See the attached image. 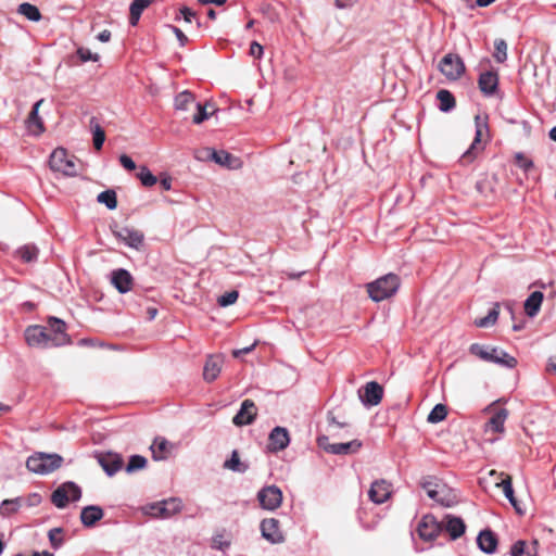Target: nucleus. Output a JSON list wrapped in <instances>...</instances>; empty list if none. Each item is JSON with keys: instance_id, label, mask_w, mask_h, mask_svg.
<instances>
[{"instance_id": "f257e3e1", "label": "nucleus", "mask_w": 556, "mask_h": 556, "mask_svg": "<svg viewBox=\"0 0 556 556\" xmlns=\"http://www.w3.org/2000/svg\"><path fill=\"white\" fill-rule=\"evenodd\" d=\"M420 486L435 503L450 507L457 503L454 490L435 477H426L420 481Z\"/></svg>"}, {"instance_id": "f03ea898", "label": "nucleus", "mask_w": 556, "mask_h": 556, "mask_svg": "<svg viewBox=\"0 0 556 556\" xmlns=\"http://www.w3.org/2000/svg\"><path fill=\"white\" fill-rule=\"evenodd\" d=\"M469 351L482 361L494 363L502 367L514 368L517 365V359L514 356L496 346L473 343L470 345Z\"/></svg>"}, {"instance_id": "7ed1b4c3", "label": "nucleus", "mask_w": 556, "mask_h": 556, "mask_svg": "<svg viewBox=\"0 0 556 556\" xmlns=\"http://www.w3.org/2000/svg\"><path fill=\"white\" fill-rule=\"evenodd\" d=\"M366 288L374 302H381L396 293L400 288V278L394 274H387L367 283Z\"/></svg>"}, {"instance_id": "20e7f679", "label": "nucleus", "mask_w": 556, "mask_h": 556, "mask_svg": "<svg viewBox=\"0 0 556 556\" xmlns=\"http://www.w3.org/2000/svg\"><path fill=\"white\" fill-rule=\"evenodd\" d=\"M62 462L63 458L59 454L38 452L27 458L26 467L31 472L48 475L60 468Z\"/></svg>"}, {"instance_id": "39448f33", "label": "nucleus", "mask_w": 556, "mask_h": 556, "mask_svg": "<svg viewBox=\"0 0 556 556\" xmlns=\"http://www.w3.org/2000/svg\"><path fill=\"white\" fill-rule=\"evenodd\" d=\"M49 164L53 172L65 176L74 177L78 173L75 156L68 155L63 148H58L51 153Z\"/></svg>"}, {"instance_id": "423d86ee", "label": "nucleus", "mask_w": 556, "mask_h": 556, "mask_svg": "<svg viewBox=\"0 0 556 556\" xmlns=\"http://www.w3.org/2000/svg\"><path fill=\"white\" fill-rule=\"evenodd\" d=\"M182 509L180 498L170 497L156 503H152L146 507V514L155 518H170L179 514Z\"/></svg>"}, {"instance_id": "0eeeda50", "label": "nucleus", "mask_w": 556, "mask_h": 556, "mask_svg": "<svg viewBox=\"0 0 556 556\" xmlns=\"http://www.w3.org/2000/svg\"><path fill=\"white\" fill-rule=\"evenodd\" d=\"M81 497L80 488L72 482L61 484L51 495L52 503L58 508H64L70 501H78Z\"/></svg>"}, {"instance_id": "6e6552de", "label": "nucleus", "mask_w": 556, "mask_h": 556, "mask_svg": "<svg viewBox=\"0 0 556 556\" xmlns=\"http://www.w3.org/2000/svg\"><path fill=\"white\" fill-rule=\"evenodd\" d=\"M24 337L30 348L47 349L53 346L49 330L42 326H28Z\"/></svg>"}, {"instance_id": "1a4fd4ad", "label": "nucleus", "mask_w": 556, "mask_h": 556, "mask_svg": "<svg viewBox=\"0 0 556 556\" xmlns=\"http://www.w3.org/2000/svg\"><path fill=\"white\" fill-rule=\"evenodd\" d=\"M440 72L448 80H457L465 72V64L457 54H446L439 64Z\"/></svg>"}, {"instance_id": "9d476101", "label": "nucleus", "mask_w": 556, "mask_h": 556, "mask_svg": "<svg viewBox=\"0 0 556 556\" xmlns=\"http://www.w3.org/2000/svg\"><path fill=\"white\" fill-rule=\"evenodd\" d=\"M318 444L326 452L334 455H349L354 454L362 447V442L358 440H352L345 443H328L327 437L318 438Z\"/></svg>"}, {"instance_id": "9b49d317", "label": "nucleus", "mask_w": 556, "mask_h": 556, "mask_svg": "<svg viewBox=\"0 0 556 556\" xmlns=\"http://www.w3.org/2000/svg\"><path fill=\"white\" fill-rule=\"evenodd\" d=\"M257 500L264 509L275 510L281 505L282 492L276 485H268L258 491Z\"/></svg>"}, {"instance_id": "f8f14e48", "label": "nucleus", "mask_w": 556, "mask_h": 556, "mask_svg": "<svg viewBox=\"0 0 556 556\" xmlns=\"http://www.w3.org/2000/svg\"><path fill=\"white\" fill-rule=\"evenodd\" d=\"M417 531L422 540L432 541L443 531V525L432 515H426L419 521Z\"/></svg>"}, {"instance_id": "ddd939ff", "label": "nucleus", "mask_w": 556, "mask_h": 556, "mask_svg": "<svg viewBox=\"0 0 556 556\" xmlns=\"http://www.w3.org/2000/svg\"><path fill=\"white\" fill-rule=\"evenodd\" d=\"M382 396L383 389L376 381L367 382L363 389L358 390V397L363 405L367 407L378 405L381 402Z\"/></svg>"}, {"instance_id": "4468645a", "label": "nucleus", "mask_w": 556, "mask_h": 556, "mask_svg": "<svg viewBox=\"0 0 556 556\" xmlns=\"http://www.w3.org/2000/svg\"><path fill=\"white\" fill-rule=\"evenodd\" d=\"M262 536L271 544H279L285 536L279 529V521L275 518H267L261 522Z\"/></svg>"}, {"instance_id": "2eb2a0df", "label": "nucleus", "mask_w": 556, "mask_h": 556, "mask_svg": "<svg viewBox=\"0 0 556 556\" xmlns=\"http://www.w3.org/2000/svg\"><path fill=\"white\" fill-rule=\"evenodd\" d=\"M96 458L102 469L105 471L108 476L115 475L123 465V458L121 455L112 452L108 453H98Z\"/></svg>"}, {"instance_id": "dca6fc26", "label": "nucleus", "mask_w": 556, "mask_h": 556, "mask_svg": "<svg viewBox=\"0 0 556 556\" xmlns=\"http://www.w3.org/2000/svg\"><path fill=\"white\" fill-rule=\"evenodd\" d=\"M256 406L253 401L251 400H244L241 403V407L239 412L235 415L232 422L236 426H245L250 425L254 421L256 417Z\"/></svg>"}, {"instance_id": "f3484780", "label": "nucleus", "mask_w": 556, "mask_h": 556, "mask_svg": "<svg viewBox=\"0 0 556 556\" xmlns=\"http://www.w3.org/2000/svg\"><path fill=\"white\" fill-rule=\"evenodd\" d=\"M443 531L447 532L451 540H456L465 533L466 525L459 517L445 515L443 520Z\"/></svg>"}, {"instance_id": "a211bd4d", "label": "nucleus", "mask_w": 556, "mask_h": 556, "mask_svg": "<svg viewBox=\"0 0 556 556\" xmlns=\"http://www.w3.org/2000/svg\"><path fill=\"white\" fill-rule=\"evenodd\" d=\"M49 325L51 330L50 338L52 341V345L60 346L70 341L68 336L65 332L66 326L65 323L59 318L51 317L49 319Z\"/></svg>"}, {"instance_id": "6ab92c4d", "label": "nucleus", "mask_w": 556, "mask_h": 556, "mask_svg": "<svg viewBox=\"0 0 556 556\" xmlns=\"http://www.w3.org/2000/svg\"><path fill=\"white\" fill-rule=\"evenodd\" d=\"M390 495L391 484L386 480H377L372 482L368 491V496L375 504L384 503L390 497Z\"/></svg>"}, {"instance_id": "aec40b11", "label": "nucleus", "mask_w": 556, "mask_h": 556, "mask_svg": "<svg viewBox=\"0 0 556 556\" xmlns=\"http://www.w3.org/2000/svg\"><path fill=\"white\" fill-rule=\"evenodd\" d=\"M114 235L130 248L138 249L143 242V233L134 228L122 227L114 231Z\"/></svg>"}, {"instance_id": "412c9836", "label": "nucleus", "mask_w": 556, "mask_h": 556, "mask_svg": "<svg viewBox=\"0 0 556 556\" xmlns=\"http://www.w3.org/2000/svg\"><path fill=\"white\" fill-rule=\"evenodd\" d=\"M269 450L278 452L285 450L290 443L289 432L283 427H275L269 433Z\"/></svg>"}, {"instance_id": "4be33fe9", "label": "nucleus", "mask_w": 556, "mask_h": 556, "mask_svg": "<svg viewBox=\"0 0 556 556\" xmlns=\"http://www.w3.org/2000/svg\"><path fill=\"white\" fill-rule=\"evenodd\" d=\"M111 283L119 293H127L132 287V277L126 269L119 268L111 274Z\"/></svg>"}, {"instance_id": "5701e85b", "label": "nucleus", "mask_w": 556, "mask_h": 556, "mask_svg": "<svg viewBox=\"0 0 556 556\" xmlns=\"http://www.w3.org/2000/svg\"><path fill=\"white\" fill-rule=\"evenodd\" d=\"M43 100H38L31 108V111L26 119V127L28 131L35 136H38L43 132V122L39 116V108L42 104Z\"/></svg>"}, {"instance_id": "b1692460", "label": "nucleus", "mask_w": 556, "mask_h": 556, "mask_svg": "<svg viewBox=\"0 0 556 556\" xmlns=\"http://www.w3.org/2000/svg\"><path fill=\"white\" fill-rule=\"evenodd\" d=\"M174 448V444L168 442L165 438H155L150 450L154 460H164L168 457Z\"/></svg>"}, {"instance_id": "393cba45", "label": "nucleus", "mask_w": 556, "mask_h": 556, "mask_svg": "<svg viewBox=\"0 0 556 556\" xmlns=\"http://www.w3.org/2000/svg\"><path fill=\"white\" fill-rule=\"evenodd\" d=\"M104 516L103 509L97 505H89L81 509L80 520L85 527H93Z\"/></svg>"}, {"instance_id": "a878e982", "label": "nucleus", "mask_w": 556, "mask_h": 556, "mask_svg": "<svg viewBox=\"0 0 556 556\" xmlns=\"http://www.w3.org/2000/svg\"><path fill=\"white\" fill-rule=\"evenodd\" d=\"M224 359L220 356H210L204 365L203 378L207 382L214 381L223 367Z\"/></svg>"}, {"instance_id": "bb28decb", "label": "nucleus", "mask_w": 556, "mask_h": 556, "mask_svg": "<svg viewBox=\"0 0 556 556\" xmlns=\"http://www.w3.org/2000/svg\"><path fill=\"white\" fill-rule=\"evenodd\" d=\"M477 544L483 553L493 554L496 551L497 539L492 531L482 530L477 538Z\"/></svg>"}, {"instance_id": "cd10ccee", "label": "nucleus", "mask_w": 556, "mask_h": 556, "mask_svg": "<svg viewBox=\"0 0 556 556\" xmlns=\"http://www.w3.org/2000/svg\"><path fill=\"white\" fill-rule=\"evenodd\" d=\"M480 90L486 94L491 96L495 92L498 85V77L496 73L485 72L482 73L478 80Z\"/></svg>"}, {"instance_id": "c85d7f7f", "label": "nucleus", "mask_w": 556, "mask_h": 556, "mask_svg": "<svg viewBox=\"0 0 556 556\" xmlns=\"http://www.w3.org/2000/svg\"><path fill=\"white\" fill-rule=\"evenodd\" d=\"M498 476L504 477L501 481L495 482L496 486H501L503 489L505 497L509 501V503L514 506L517 513L522 514L521 508L518 505L517 500L514 495V489L511 484V478L508 475H505L503 472L498 473Z\"/></svg>"}, {"instance_id": "c756f323", "label": "nucleus", "mask_w": 556, "mask_h": 556, "mask_svg": "<svg viewBox=\"0 0 556 556\" xmlns=\"http://www.w3.org/2000/svg\"><path fill=\"white\" fill-rule=\"evenodd\" d=\"M538 541L534 540L530 543L526 541H517L510 549L511 556H536L538 554Z\"/></svg>"}, {"instance_id": "7c9ffc66", "label": "nucleus", "mask_w": 556, "mask_h": 556, "mask_svg": "<svg viewBox=\"0 0 556 556\" xmlns=\"http://www.w3.org/2000/svg\"><path fill=\"white\" fill-rule=\"evenodd\" d=\"M195 103L194 94L188 90L179 92L174 100L175 109L185 112L194 109Z\"/></svg>"}, {"instance_id": "2f4dec72", "label": "nucleus", "mask_w": 556, "mask_h": 556, "mask_svg": "<svg viewBox=\"0 0 556 556\" xmlns=\"http://www.w3.org/2000/svg\"><path fill=\"white\" fill-rule=\"evenodd\" d=\"M508 417V410L506 408L497 409L486 424V430L502 433L504 432V424Z\"/></svg>"}, {"instance_id": "473e14b6", "label": "nucleus", "mask_w": 556, "mask_h": 556, "mask_svg": "<svg viewBox=\"0 0 556 556\" xmlns=\"http://www.w3.org/2000/svg\"><path fill=\"white\" fill-rule=\"evenodd\" d=\"M544 295L541 291L532 292L525 302V312L529 317H534L542 305Z\"/></svg>"}, {"instance_id": "72a5a7b5", "label": "nucleus", "mask_w": 556, "mask_h": 556, "mask_svg": "<svg viewBox=\"0 0 556 556\" xmlns=\"http://www.w3.org/2000/svg\"><path fill=\"white\" fill-rule=\"evenodd\" d=\"M216 110L214 109L213 104L210 102H206L204 104H201L197 102L194 104V113L192 115V122L197 125L203 123L206 121Z\"/></svg>"}, {"instance_id": "f704fd0d", "label": "nucleus", "mask_w": 556, "mask_h": 556, "mask_svg": "<svg viewBox=\"0 0 556 556\" xmlns=\"http://www.w3.org/2000/svg\"><path fill=\"white\" fill-rule=\"evenodd\" d=\"M153 2L154 0H134L131 2L129 8V23L131 26H136L138 24L142 12Z\"/></svg>"}, {"instance_id": "c9c22d12", "label": "nucleus", "mask_w": 556, "mask_h": 556, "mask_svg": "<svg viewBox=\"0 0 556 556\" xmlns=\"http://www.w3.org/2000/svg\"><path fill=\"white\" fill-rule=\"evenodd\" d=\"M207 155L208 157H211L216 164H219V165H223V166H227V167H232V161H235V157L222 150V151H216V150H213V149H208L207 150Z\"/></svg>"}, {"instance_id": "e433bc0d", "label": "nucleus", "mask_w": 556, "mask_h": 556, "mask_svg": "<svg viewBox=\"0 0 556 556\" xmlns=\"http://www.w3.org/2000/svg\"><path fill=\"white\" fill-rule=\"evenodd\" d=\"M224 468L233 472L243 473L248 470L249 466L240 460L237 451H232L230 458L224 463Z\"/></svg>"}, {"instance_id": "4c0bfd02", "label": "nucleus", "mask_w": 556, "mask_h": 556, "mask_svg": "<svg viewBox=\"0 0 556 556\" xmlns=\"http://www.w3.org/2000/svg\"><path fill=\"white\" fill-rule=\"evenodd\" d=\"M437 99L439 100V109L442 112H448L455 106V99L448 90H439L437 93Z\"/></svg>"}, {"instance_id": "58836bf2", "label": "nucleus", "mask_w": 556, "mask_h": 556, "mask_svg": "<svg viewBox=\"0 0 556 556\" xmlns=\"http://www.w3.org/2000/svg\"><path fill=\"white\" fill-rule=\"evenodd\" d=\"M17 12L31 22H39L41 20V13L39 9L28 2L20 4Z\"/></svg>"}, {"instance_id": "ea45409f", "label": "nucleus", "mask_w": 556, "mask_h": 556, "mask_svg": "<svg viewBox=\"0 0 556 556\" xmlns=\"http://www.w3.org/2000/svg\"><path fill=\"white\" fill-rule=\"evenodd\" d=\"M22 506L21 497L4 500L0 504V516L8 517L15 514Z\"/></svg>"}, {"instance_id": "a19ab883", "label": "nucleus", "mask_w": 556, "mask_h": 556, "mask_svg": "<svg viewBox=\"0 0 556 556\" xmlns=\"http://www.w3.org/2000/svg\"><path fill=\"white\" fill-rule=\"evenodd\" d=\"M97 200L99 203L104 204L109 210H115L117 206L116 192L112 189L100 192Z\"/></svg>"}, {"instance_id": "79ce46f5", "label": "nucleus", "mask_w": 556, "mask_h": 556, "mask_svg": "<svg viewBox=\"0 0 556 556\" xmlns=\"http://www.w3.org/2000/svg\"><path fill=\"white\" fill-rule=\"evenodd\" d=\"M498 314H500V305L496 303V304H494L493 308L489 312V314L485 317L477 319L475 321V324L477 327L486 328L496 323V320L498 318Z\"/></svg>"}, {"instance_id": "37998d69", "label": "nucleus", "mask_w": 556, "mask_h": 556, "mask_svg": "<svg viewBox=\"0 0 556 556\" xmlns=\"http://www.w3.org/2000/svg\"><path fill=\"white\" fill-rule=\"evenodd\" d=\"M18 256L26 263L37 260L38 249L35 245L26 244L17 250Z\"/></svg>"}, {"instance_id": "c03bdc74", "label": "nucleus", "mask_w": 556, "mask_h": 556, "mask_svg": "<svg viewBox=\"0 0 556 556\" xmlns=\"http://www.w3.org/2000/svg\"><path fill=\"white\" fill-rule=\"evenodd\" d=\"M147 466V458L141 455H132L126 466V471L132 473L137 470H141Z\"/></svg>"}, {"instance_id": "a18cd8bd", "label": "nucleus", "mask_w": 556, "mask_h": 556, "mask_svg": "<svg viewBox=\"0 0 556 556\" xmlns=\"http://www.w3.org/2000/svg\"><path fill=\"white\" fill-rule=\"evenodd\" d=\"M92 125V132H93V146L97 150H100L104 143L105 140V134L104 130L101 128V126L96 123V119H91Z\"/></svg>"}, {"instance_id": "49530a36", "label": "nucleus", "mask_w": 556, "mask_h": 556, "mask_svg": "<svg viewBox=\"0 0 556 556\" xmlns=\"http://www.w3.org/2000/svg\"><path fill=\"white\" fill-rule=\"evenodd\" d=\"M446 406L443 404H437L428 415V421L431 424L440 422L446 417Z\"/></svg>"}, {"instance_id": "de8ad7c7", "label": "nucleus", "mask_w": 556, "mask_h": 556, "mask_svg": "<svg viewBox=\"0 0 556 556\" xmlns=\"http://www.w3.org/2000/svg\"><path fill=\"white\" fill-rule=\"evenodd\" d=\"M137 176L144 187H152L157 181L156 177L151 173V170L147 166H141Z\"/></svg>"}, {"instance_id": "09e8293b", "label": "nucleus", "mask_w": 556, "mask_h": 556, "mask_svg": "<svg viewBox=\"0 0 556 556\" xmlns=\"http://www.w3.org/2000/svg\"><path fill=\"white\" fill-rule=\"evenodd\" d=\"M476 138L475 141L471 143V147L463 154L462 159L465 161H471L472 151L475 149L476 143L480 142L481 138V128L485 127V124L480 122V116H476Z\"/></svg>"}, {"instance_id": "8fccbe9b", "label": "nucleus", "mask_w": 556, "mask_h": 556, "mask_svg": "<svg viewBox=\"0 0 556 556\" xmlns=\"http://www.w3.org/2000/svg\"><path fill=\"white\" fill-rule=\"evenodd\" d=\"M494 58L497 62L503 63L507 59V43L504 39L495 40Z\"/></svg>"}, {"instance_id": "3c124183", "label": "nucleus", "mask_w": 556, "mask_h": 556, "mask_svg": "<svg viewBox=\"0 0 556 556\" xmlns=\"http://www.w3.org/2000/svg\"><path fill=\"white\" fill-rule=\"evenodd\" d=\"M62 533L61 528H53L49 530L48 536L53 548H59L63 544V539L60 536Z\"/></svg>"}, {"instance_id": "603ef678", "label": "nucleus", "mask_w": 556, "mask_h": 556, "mask_svg": "<svg viewBox=\"0 0 556 556\" xmlns=\"http://www.w3.org/2000/svg\"><path fill=\"white\" fill-rule=\"evenodd\" d=\"M238 296H239V294L237 291L226 292L225 294H223L218 298L217 302H218L219 306L226 307V306L233 304L237 301Z\"/></svg>"}, {"instance_id": "864d4df0", "label": "nucleus", "mask_w": 556, "mask_h": 556, "mask_svg": "<svg viewBox=\"0 0 556 556\" xmlns=\"http://www.w3.org/2000/svg\"><path fill=\"white\" fill-rule=\"evenodd\" d=\"M230 546V541H228L224 534H216L212 539V547L215 549L224 551Z\"/></svg>"}, {"instance_id": "5fc2aeb1", "label": "nucleus", "mask_w": 556, "mask_h": 556, "mask_svg": "<svg viewBox=\"0 0 556 556\" xmlns=\"http://www.w3.org/2000/svg\"><path fill=\"white\" fill-rule=\"evenodd\" d=\"M516 164L522 168L526 173H528L531 168H533V162L529 157H527L522 153H517L516 156Z\"/></svg>"}, {"instance_id": "6e6d98bb", "label": "nucleus", "mask_w": 556, "mask_h": 556, "mask_svg": "<svg viewBox=\"0 0 556 556\" xmlns=\"http://www.w3.org/2000/svg\"><path fill=\"white\" fill-rule=\"evenodd\" d=\"M77 54L79 56V59L83 61V62H88V61H93V62H97L99 60V55L97 53H92L89 49L87 48H79L77 50Z\"/></svg>"}, {"instance_id": "4d7b16f0", "label": "nucleus", "mask_w": 556, "mask_h": 556, "mask_svg": "<svg viewBox=\"0 0 556 556\" xmlns=\"http://www.w3.org/2000/svg\"><path fill=\"white\" fill-rule=\"evenodd\" d=\"M179 17H182L185 22L192 23L193 20H195V12L189 9L188 7H182L179 10V16L176 17L178 20Z\"/></svg>"}, {"instance_id": "13d9d810", "label": "nucleus", "mask_w": 556, "mask_h": 556, "mask_svg": "<svg viewBox=\"0 0 556 556\" xmlns=\"http://www.w3.org/2000/svg\"><path fill=\"white\" fill-rule=\"evenodd\" d=\"M119 162H121V165L127 169V170H134L136 169V164L135 162L131 160V157H129L128 155L126 154H122L119 156Z\"/></svg>"}, {"instance_id": "bf43d9fd", "label": "nucleus", "mask_w": 556, "mask_h": 556, "mask_svg": "<svg viewBox=\"0 0 556 556\" xmlns=\"http://www.w3.org/2000/svg\"><path fill=\"white\" fill-rule=\"evenodd\" d=\"M327 420H328V426H329V430L332 431L334 429H338V428H343L346 426L345 422H340L337 420V418L333 416L332 413H329L328 416H327Z\"/></svg>"}, {"instance_id": "052dcab7", "label": "nucleus", "mask_w": 556, "mask_h": 556, "mask_svg": "<svg viewBox=\"0 0 556 556\" xmlns=\"http://www.w3.org/2000/svg\"><path fill=\"white\" fill-rule=\"evenodd\" d=\"M170 29L175 34L177 40L179 41L180 46H185L188 42L187 36L181 31L180 28L176 26H170Z\"/></svg>"}, {"instance_id": "680f3d73", "label": "nucleus", "mask_w": 556, "mask_h": 556, "mask_svg": "<svg viewBox=\"0 0 556 556\" xmlns=\"http://www.w3.org/2000/svg\"><path fill=\"white\" fill-rule=\"evenodd\" d=\"M250 54L255 58H261L263 54V46L256 41H253L250 47Z\"/></svg>"}, {"instance_id": "e2e57ef3", "label": "nucleus", "mask_w": 556, "mask_h": 556, "mask_svg": "<svg viewBox=\"0 0 556 556\" xmlns=\"http://www.w3.org/2000/svg\"><path fill=\"white\" fill-rule=\"evenodd\" d=\"M256 344H257V342L255 341L254 343H252L251 345H249L247 348L233 350L232 351L233 357H240L243 354H248V353L252 352L254 350V348L256 346Z\"/></svg>"}, {"instance_id": "0e129e2a", "label": "nucleus", "mask_w": 556, "mask_h": 556, "mask_svg": "<svg viewBox=\"0 0 556 556\" xmlns=\"http://www.w3.org/2000/svg\"><path fill=\"white\" fill-rule=\"evenodd\" d=\"M111 38V31L110 30H103L101 31L99 35H98V39L101 41V42H108Z\"/></svg>"}, {"instance_id": "69168bd1", "label": "nucleus", "mask_w": 556, "mask_h": 556, "mask_svg": "<svg viewBox=\"0 0 556 556\" xmlns=\"http://www.w3.org/2000/svg\"><path fill=\"white\" fill-rule=\"evenodd\" d=\"M547 370L556 372V355L551 356L547 364Z\"/></svg>"}, {"instance_id": "338daca9", "label": "nucleus", "mask_w": 556, "mask_h": 556, "mask_svg": "<svg viewBox=\"0 0 556 556\" xmlns=\"http://www.w3.org/2000/svg\"><path fill=\"white\" fill-rule=\"evenodd\" d=\"M161 186L164 190H169L172 188V180L170 178H163L161 179Z\"/></svg>"}, {"instance_id": "774afa93", "label": "nucleus", "mask_w": 556, "mask_h": 556, "mask_svg": "<svg viewBox=\"0 0 556 556\" xmlns=\"http://www.w3.org/2000/svg\"><path fill=\"white\" fill-rule=\"evenodd\" d=\"M15 556H24V555L16 554ZM31 556H54V555L48 551H43V552H34Z\"/></svg>"}]
</instances>
